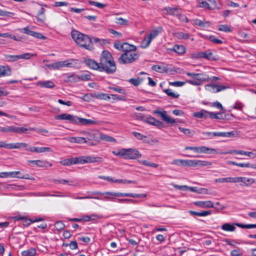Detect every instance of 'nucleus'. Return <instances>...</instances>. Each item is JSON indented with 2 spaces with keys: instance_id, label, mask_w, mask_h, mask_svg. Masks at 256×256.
I'll return each mask as SVG.
<instances>
[{
  "instance_id": "nucleus-52",
  "label": "nucleus",
  "mask_w": 256,
  "mask_h": 256,
  "mask_svg": "<svg viewBox=\"0 0 256 256\" xmlns=\"http://www.w3.org/2000/svg\"><path fill=\"white\" fill-rule=\"evenodd\" d=\"M78 78L79 81H86L90 80L91 76L88 74H84L78 76Z\"/></svg>"
},
{
  "instance_id": "nucleus-41",
  "label": "nucleus",
  "mask_w": 256,
  "mask_h": 256,
  "mask_svg": "<svg viewBox=\"0 0 256 256\" xmlns=\"http://www.w3.org/2000/svg\"><path fill=\"white\" fill-rule=\"evenodd\" d=\"M139 162L142 165L148 166L156 168L158 167V164H157L155 163H154V162H150L146 160H140Z\"/></svg>"
},
{
  "instance_id": "nucleus-27",
  "label": "nucleus",
  "mask_w": 256,
  "mask_h": 256,
  "mask_svg": "<svg viewBox=\"0 0 256 256\" xmlns=\"http://www.w3.org/2000/svg\"><path fill=\"white\" fill-rule=\"evenodd\" d=\"M38 84L42 88H53L55 86L54 82L51 80L39 82Z\"/></svg>"
},
{
  "instance_id": "nucleus-48",
  "label": "nucleus",
  "mask_w": 256,
  "mask_h": 256,
  "mask_svg": "<svg viewBox=\"0 0 256 256\" xmlns=\"http://www.w3.org/2000/svg\"><path fill=\"white\" fill-rule=\"evenodd\" d=\"M210 118L212 119L217 120H221L223 118L222 112L214 113L210 112Z\"/></svg>"
},
{
  "instance_id": "nucleus-16",
  "label": "nucleus",
  "mask_w": 256,
  "mask_h": 256,
  "mask_svg": "<svg viewBox=\"0 0 256 256\" xmlns=\"http://www.w3.org/2000/svg\"><path fill=\"white\" fill-rule=\"evenodd\" d=\"M162 11L166 14L173 16H178V8H177L167 6L163 8Z\"/></svg>"
},
{
  "instance_id": "nucleus-36",
  "label": "nucleus",
  "mask_w": 256,
  "mask_h": 256,
  "mask_svg": "<svg viewBox=\"0 0 256 256\" xmlns=\"http://www.w3.org/2000/svg\"><path fill=\"white\" fill-rule=\"evenodd\" d=\"M63 166H68L74 164V158L63 160L60 162Z\"/></svg>"
},
{
  "instance_id": "nucleus-6",
  "label": "nucleus",
  "mask_w": 256,
  "mask_h": 256,
  "mask_svg": "<svg viewBox=\"0 0 256 256\" xmlns=\"http://www.w3.org/2000/svg\"><path fill=\"white\" fill-rule=\"evenodd\" d=\"M139 54L138 53L124 52L118 58V62L121 64H126L134 62L139 58Z\"/></svg>"
},
{
  "instance_id": "nucleus-51",
  "label": "nucleus",
  "mask_w": 256,
  "mask_h": 256,
  "mask_svg": "<svg viewBox=\"0 0 256 256\" xmlns=\"http://www.w3.org/2000/svg\"><path fill=\"white\" fill-rule=\"evenodd\" d=\"M116 23L122 26H126L128 24V20L122 18H116Z\"/></svg>"
},
{
  "instance_id": "nucleus-23",
  "label": "nucleus",
  "mask_w": 256,
  "mask_h": 256,
  "mask_svg": "<svg viewBox=\"0 0 256 256\" xmlns=\"http://www.w3.org/2000/svg\"><path fill=\"white\" fill-rule=\"evenodd\" d=\"M163 30L162 26H158L156 29L152 30L148 36L149 38L152 40V39L156 38Z\"/></svg>"
},
{
  "instance_id": "nucleus-15",
  "label": "nucleus",
  "mask_w": 256,
  "mask_h": 256,
  "mask_svg": "<svg viewBox=\"0 0 256 256\" xmlns=\"http://www.w3.org/2000/svg\"><path fill=\"white\" fill-rule=\"evenodd\" d=\"M194 204L200 208H214L213 203L210 200L208 201H196L194 202Z\"/></svg>"
},
{
  "instance_id": "nucleus-46",
  "label": "nucleus",
  "mask_w": 256,
  "mask_h": 256,
  "mask_svg": "<svg viewBox=\"0 0 256 256\" xmlns=\"http://www.w3.org/2000/svg\"><path fill=\"white\" fill-rule=\"evenodd\" d=\"M88 4L92 6H94L100 8H104L106 6V4H102L97 2L89 0Z\"/></svg>"
},
{
  "instance_id": "nucleus-35",
  "label": "nucleus",
  "mask_w": 256,
  "mask_h": 256,
  "mask_svg": "<svg viewBox=\"0 0 256 256\" xmlns=\"http://www.w3.org/2000/svg\"><path fill=\"white\" fill-rule=\"evenodd\" d=\"M228 163L232 165L237 166L242 168H254L252 164L250 163L244 164V163H238L232 161H230Z\"/></svg>"
},
{
  "instance_id": "nucleus-49",
  "label": "nucleus",
  "mask_w": 256,
  "mask_h": 256,
  "mask_svg": "<svg viewBox=\"0 0 256 256\" xmlns=\"http://www.w3.org/2000/svg\"><path fill=\"white\" fill-rule=\"evenodd\" d=\"M14 126H6L0 128V132H14Z\"/></svg>"
},
{
  "instance_id": "nucleus-1",
  "label": "nucleus",
  "mask_w": 256,
  "mask_h": 256,
  "mask_svg": "<svg viewBox=\"0 0 256 256\" xmlns=\"http://www.w3.org/2000/svg\"><path fill=\"white\" fill-rule=\"evenodd\" d=\"M84 63L90 69L107 74H113L116 70L114 61L111 54L108 50H104L100 57V63L91 58H86Z\"/></svg>"
},
{
  "instance_id": "nucleus-13",
  "label": "nucleus",
  "mask_w": 256,
  "mask_h": 256,
  "mask_svg": "<svg viewBox=\"0 0 256 256\" xmlns=\"http://www.w3.org/2000/svg\"><path fill=\"white\" fill-rule=\"evenodd\" d=\"M202 58L209 60H218V56L216 52H212L210 50L203 52Z\"/></svg>"
},
{
  "instance_id": "nucleus-25",
  "label": "nucleus",
  "mask_w": 256,
  "mask_h": 256,
  "mask_svg": "<svg viewBox=\"0 0 256 256\" xmlns=\"http://www.w3.org/2000/svg\"><path fill=\"white\" fill-rule=\"evenodd\" d=\"M196 79L202 84L203 82H210V78L206 74H197Z\"/></svg>"
},
{
  "instance_id": "nucleus-39",
  "label": "nucleus",
  "mask_w": 256,
  "mask_h": 256,
  "mask_svg": "<svg viewBox=\"0 0 256 256\" xmlns=\"http://www.w3.org/2000/svg\"><path fill=\"white\" fill-rule=\"evenodd\" d=\"M151 41L152 40L149 38L148 36L145 37L142 42L140 47L143 48H148L149 46L150 43L151 42Z\"/></svg>"
},
{
  "instance_id": "nucleus-28",
  "label": "nucleus",
  "mask_w": 256,
  "mask_h": 256,
  "mask_svg": "<svg viewBox=\"0 0 256 256\" xmlns=\"http://www.w3.org/2000/svg\"><path fill=\"white\" fill-rule=\"evenodd\" d=\"M194 24L202 28L209 27L210 26V22L208 21H202V20L196 19L194 20Z\"/></svg>"
},
{
  "instance_id": "nucleus-63",
  "label": "nucleus",
  "mask_w": 256,
  "mask_h": 256,
  "mask_svg": "<svg viewBox=\"0 0 256 256\" xmlns=\"http://www.w3.org/2000/svg\"><path fill=\"white\" fill-rule=\"evenodd\" d=\"M186 83V82H185L176 81L174 82H169V84L172 86L180 87L184 86Z\"/></svg>"
},
{
  "instance_id": "nucleus-19",
  "label": "nucleus",
  "mask_w": 256,
  "mask_h": 256,
  "mask_svg": "<svg viewBox=\"0 0 256 256\" xmlns=\"http://www.w3.org/2000/svg\"><path fill=\"white\" fill-rule=\"evenodd\" d=\"M12 74L11 70L8 66L0 65V78L4 76H9Z\"/></svg>"
},
{
  "instance_id": "nucleus-21",
  "label": "nucleus",
  "mask_w": 256,
  "mask_h": 256,
  "mask_svg": "<svg viewBox=\"0 0 256 256\" xmlns=\"http://www.w3.org/2000/svg\"><path fill=\"white\" fill-rule=\"evenodd\" d=\"M84 164L99 162L102 161V158L100 157H94L91 156H84Z\"/></svg>"
},
{
  "instance_id": "nucleus-44",
  "label": "nucleus",
  "mask_w": 256,
  "mask_h": 256,
  "mask_svg": "<svg viewBox=\"0 0 256 256\" xmlns=\"http://www.w3.org/2000/svg\"><path fill=\"white\" fill-rule=\"evenodd\" d=\"M176 36L178 39L187 40L190 38V34L188 33L178 32L176 34Z\"/></svg>"
},
{
  "instance_id": "nucleus-31",
  "label": "nucleus",
  "mask_w": 256,
  "mask_h": 256,
  "mask_svg": "<svg viewBox=\"0 0 256 256\" xmlns=\"http://www.w3.org/2000/svg\"><path fill=\"white\" fill-rule=\"evenodd\" d=\"M4 58L8 62H15L19 60L18 55L4 54Z\"/></svg>"
},
{
  "instance_id": "nucleus-8",
  "label": "nucleus",
  "mask_w": 256,
  "mask_h": 256,
  "mask_svg": "<svg viewBox=\"0 0 256 256\" xmlns=\"http://www.w3.org/2000/svg\"><path fill=\"white\" fill-rule=\"evenodd\" d=\"M55 119L58 120H66L72 124H76L78 116H72L68 114H62L56 116H55Z\"/></svg>"
},
{
  "instance_id": "nucleus-9",
  "label": "nucleus",
  "mask_w": 256,
  "mask_h": 256,
  "mask_svg": "<svg viewBox=\"0 0 256 256\" xmlns=\"http://www.w3.org/2000/svg\"><path fill=\"white\" fill-rule=\"evenodd\" d=\"M226 88L227 87L224 86L214 84H209L205 86V89L212 93L218 92Z\"/></svg>"
},
{
  "instance_id": "nucleus-43",
  "label": "nucleus",
  "mask_w": 256,
  "mask_h": 256,
  "mask_svg": "<svg viewBox=\"0 0 256 256\" xmlns=\"http://www.w3.org/2000/svg\"><path fill=\"white\" fill-rule=\"evenodd\" d=\"M212 164V163L206 160H196V166H210Z\"/></svg>"
},
{
  "instance_id": "nucleus-12",
  "label": "nucleus",
  "mask_w": 256,
  "mask_h": 256,
  "mask_svg": "<svg viewBox=\"0 0 256 256\" xmlns=\"http://www.w3.org/2000/svg\"><path fill=\"white\" fill-rule=\"evenodd\" d=\"M26 150L30 152L42 153L45 152H52L53 150L49 147H29L26 148Z\"/></svg>"
},
{
  "instance_id": "nucleus-14",
  "label": "nucleus",
  "mask_w": 256,
  "mask_h": 256,
  "mask_svg": "<svg viewBox=\"0 0 256 256\" xmlns=\"http://www.w3.org/2000/svg\"><path fill=\"white\" fill-rule=\"evenodd\" d=\"M144 120L146 122L152 125L156 126L157 127H160L163 126L164 125L162 122L156 120L155 118L151 116H148L146 117Z\"/></svg>"
},
{
  "instance_id": "nucleus-45",
  "label": "nucleus",
  "mask_w": 256,
  "mask_h": 256,
  "mask_svg": "<svg viewBox=\"0 0 256 256\" xmlns=\"http://www.w3.org/2000/svg\"><path fill=\"white\" fill-rule=\"evenodd\" d=\"M188 190H190L192 192L198 193L208 194V190L206 188H201L200 190H197V188L196 187L188 186Z\"/></svg>"
},
{
  "instance_id": "nucleus-38",
  "label": "nucleus",
  "mask_w": 256,
  "mask_h": 256,
  "mask_svg": "<svg viewBox=\"0 0 256 256\" xmlns=\"http://www.w3.org/2000/svg\"><path fill=\"white\" fill-rule=\"evenodd\" d=\"M28 162L30 164H34L35 165L40 167H42L47 164L46 161L40 160H28Z\"/></svg>"
},
{
  "instance_id": "nucleus-29",
  "label": "nucleus",
  "mask_w": 256,
  "mask_h": 256,
  "mask_svg": "<svg viewBox=\"0 0 256 256\" xmlns=\"http://www.w3.org/2000/svg\"><path fill=\"white\" fill-rule=\"evenodd\" d=\"M189 213L192 216H205L212 214L210 210L202 211V212H198L194 210H190Z\"/></svg>"
},
{
  "instance_id": "nucleus-60",
  "label": "nucleus",
  "mask_w": 256,
  "mask_h": 256,
  "mask_svg": "<svg viewBox=\"0 0 256 256\" xmlns=\"http://www.w3.org/2000/svg\"><path fill=\"white\" fill-rule=\"evenodd\" d=\"M74 164H84V156L79 157H74Z\"/></svg>"
},
{
  "instance_id": "nucleus-26",
  "label": "nucleus",
  "mask_w": 256,
  "mask_h": 256,
  "mask_svg": "<svg viewBox=\"0 0 256 256\" xmlns=\"http://www.w3.org/2000/svg\"><path fill=\"white\" fill-rule=\"evenodd\" d=\"M234 224H232L230 223H224L222 226L221 228L226 232H234L236 228Z\"/></svg>"
},
{
  "instance_id": "nucleus-3",
  "label": "nucleus",
  "mask_w": 256,
  "mask_h": 256,
  "mask_svg": "<svg viewBox=\"0 0 256 256\" xmlns=\"http://www.w3.org/2000/svg\"><path fill=\"white\" fill-rule=\"evenodd\" d=\"M87 193L88 195L86 196V198L87 199H96V200H102L99 197V196H104L105 194H108L112 196H114L117 197H126L129 196L134 198H144L146 196V194H136L132 193H122V192H102L98 191H94V192H88Z\"/></svg>"
},
{
  "instance_id": "nucleus-42",
  "label": "nucleus",
  "mask_w": 256,
  "mask_h": 256,
  "mask_svg": "<svg viewBox=\"0 0 256 256\" xmlns=\"http://www.w3.org/2000/svg\"><path fill=\"white\" fill-rule=\"evenodd\" d=\"M163 92H164L168 96L173 98H178L180 96L179 94L172 92L170 89H164Z\"/></svg>"
},
{
  "instance_id": "nucleus-18",
  "label": "nucleus",
  "mask_w": 256,
  "mask_h": 256,
  "mask_svg": "<svg viewBox=\"0 0 256 256\" xmlns=\"http://www.w3.org/2000/svg\"><path fill=\"white\" fill-rule=\"evenodd\" d=\"M20 174V172L18 171L8 172V177L18 178H19L28 179L30 180H34V177L30 176L29 174H26L22 176H18V174Z\"/></svg>"
},
{
  "instance_id": "nucleus-5",
  "label": "nucleus",
  "mask_w": 256,
  "mask_h": 256,
  "mask_svg": "<svg viewBox=\"0 0 256 256\" xmlns=\"http://www.w3.org/2000/svg\"><path fill=\"white\" fill-rule=\"evenodd\" d=\"M185 150H192L198 154H226L229 152H219L216 149L209 148L205 146H186Z\"/></svg>"
},
{
  "instance_id": "nucleus-2",
  "label": "nucleus",
  "mask_w": 256,
  "mask_h": 256,
  "mask_svg": "<svg viewBox=\"0 0 256 256\" xmlns=\"http://www.w3.org/2000/svg\"><path fill=\"white\" fill-rule=\"evenodd\" d=\"M71 36L74 42L80 47L89 50L93 49L92 39L88 35L74 30L71 32Z\"/></svg>"
},
{
  "instance_id": "nucleus-34",
  "label": "nucleus",
  "mask_w": 256,
  "mask_h": 256,
  "mask_svg": "<svg viewBox=\"0 0 256 256\" xmlns=\"http://www.w3.org/2000/svg\"><path fill=\"white\" fill-rule=\"evenodd\" d=\"M36 254V250L34 248H30L27 250L22 252V256H34Z\"/></svg>"
},
{
  "instance_id": "nucleus-17",
  "label": "nucleus",
  "mask_w": 256,
  "mask_h": 256,
  "mask_svg": "<svg viewBox=\"0 0 256 256\" xmlns=\"http://www.w3.org/2000/svg\"><path fill=\"white\" fill-rule=\"evenodd\" d=\"M210 112L202 109L200 112H194L193 116L198 118H210Z\"/></svg>"
},
{
  "instance_id": "nucleus-58",
  "label": "nucleus",
  "mask_w": 256,
  "mask_h": 256,
  "mask_svg": "<svg viewBox=\"0 0 256 256\" xmlns=\"http://www.w3.org/2000/svg\"><path fill=\"white\" fill-rule=\"evenodd\" d=\"M132 134L137 139L142 140L144 142H146V140H144V138H146V136H143L141 134L136 132H133Z\"/></svg>"
},
{
  "instance_id": "nucleus-56",
  "label": "nucleus",
  "mask_w": 256,
  "mask_h": 256,
  "mask_svg": "<svg viewBox=\"0 0 256 256\" xmlns=\"http://www.w3.org/2000/svg\"><path fill=\"white\" fill-rule=\"evenodd\" d=\"M218 30L224 32H230L232 31L230 26L228 25H220Z\"/></svg>"
},
{
  "instance_id": "nucleus-30",
  "label": "nucleus",
  "mask_w": 256,
  "mask_h": 256,
  "mask_svg": "<svg viewBox=\"0 0 256 256\" xmlns=\"http://www.w3.org/2000/svg\"><path fill=\"white\" fill-rule=\"evenodd\" d=\"M172 50L180 54H184L186 50L185 46L182 45H176L174 46Z\"/></svg>"
},
{
  "instance_id": "nucleus-54",
  "label": "nucleus",
  "mask_w": 256,
  "mask_h": 256,
  "mask_svg": "<svg viewBox=\"0 0 256 256\" xmlns=\"http://www.w3.org/2000/svg\"><path fill=\"white\" fill-rule=\"evenodd\" d=\"M18 56L19 59L29 60L32 56H36V54H32L30 53H25Z\"/></svg>"
},
{
  "instance_id": "nucleus-64",
  "label": "nucleus",
  "mask_w": 256,
  "mask_h": 256,
  "mask_svg": "<svg viewBox=\"0 0 256 256\" xmlns=\"http://www.w3.org/2000/svg\"><path fill=\"white\" fill-rule=\"evenodd\" d=\"M203 52H198L195 53H192L191 54V58L193 59H198L202 58Z\"/></svg>"
},
{
  "instance_id": "nucleus-47",
  "label": "nucleus",
  "mask_w": 256,
  "mask_h": 256,
  "mask_svg": "<svg viewBox=\"0 0 256 256\" xmlns=\"http://www.w3.org/2000/svg\"><path fill=\"white\" fill-rule=\"evenodd\" d=\"M179 130L186 136H191L194 135V132L190 129L179 127Z\"/></svg>"
},
{
  "instance_id": "nucleus-62",
  "label": "nucleus",
  "mask_w": 256,
  "mask_h": 256,
  "mask_svg": "<svg viewBox=\"0 0 256 256\" xmlns=\"http://www.w3.org/2000/svg\"><path fill=\"white\" fill-rule=\"evenodd\" d=\"M114 46L118 50L122 51L124 49V43L120 44V41H117L114 43Z\"/></svg>"
},
{
  "instance_id": "nucleus-22",
  "label": "nucleus",
  "mask_w": 256,
  "mask_h": 256,
  "mask_svg": "<svg viewBox=\"0 0 256 256\" xmlns=\"http://www.w3.org/2000/svg\"><path fill=\"white\" fill-rule=\"evenodd\" d=\"M76 124L90 125L96 124V122L94 120L79 117H78V120H76Z\"/></svg>"
},
{
  "instance_id": "nucleus-24",
  "label": "nucleus",
  "mask_w": 256,
  "mask_h": 256,
  "mask_svg": "<svg viewBox=\"0 0 256 256\" xmlns=\"http://www.w3.org/2000/svg\"><path fill=\"white\" fill-rule=\"evenodd\" d=\"M45 12L46 10L43 8H41L38 10L37 16H36L38 22L42 23L46 19L44 16Z\"/></svg>"
},
{
  "instance_id": "nucleus-59",
  "label": "nucleus",
  "mask_w": 256,
  "mask_h": 256,
  "mask_svg": "<svg viewBox=\"0 0 256 256\" xmlns=\"http://www.w3.org/2000/svg\"><path fill=\"white\" fill-rule=\"evenodd\" d=\"M68 81L72 82H79L78 76L72 74L68 76Z\"/></svg>"
},
{
  "instance_id": "nucleus-10",
  "label": "nucleus",
  "mask_w": 256,
  "mask_h": 256,
  "mask_svg": "<svg viewBox=\"0 0 256 256\" xmlns=\"http://www.w3.org/2000/svg\"><path fill=\"white\" fill-rule=\"evenodd\" d=\"M154 113L158 114L160 116L162 117V120L168 124H173L176 122L174 119L170 117L167 114V112L166 110H164L162 112L155 110Z\"/></svg>"
},
{
  "instance_id": "nucleus-20",
  "label": "nucleus",
  "mask_w": 256,
  "mask_h": 256,
  "mask_svg": "<svg viewBox=\"0 0 256 256\" xmlns=\"http://www.w3.org/2000/svg\"><path fill=\"white\" fill-rule=\"evenodd\" d=\"M136 50V46L134 45L130 44L127 42H124V49L122 52L128 53H135L134 52Z\"/></svg>"
},
{
  "instance_id": "nucleus-61",
  "label": "nucleus",
  "mask_w": 256,
  "mask_h": 256,
  "mask_svg": "<svg viewBox=\"0 0 256 256\" xmlns=\"http://www.w3.org/2000/svg\"><path fill=\"white\" fill-rule=\"evenodd\" d=\"M54 226L58 230H62L65 227L64 224L61 221L56 222L54 224Z\"/></svg>"
},
{
  "instance_id": "nucleus-40",
  "label": "nucleus",
  "mask_w": 256,
  "mask_h": 256,
  "mask_svg": "<svg viewBox=\"0 0 256 256\" xmlns=\"http://www.w3.org/2000/svg\"><path fill=\"white\" fill-rule=\"evenodd\" d=\"M143 79L140 78H130L128 80V82L134 86H139L142 82Z\"/></svg>"
},
{
  "instance_id": "nucleus-4",
  "label": "nucleus",
  "mask_w": 256,
  "mask_h": 256,
  "mask_svg": "<svg viewBox=\"0 0 256 256\" xmlns=\"http://www.w3.org/2000/svg\"><path fill=\"white\" fill-rule=\"evenodd\" d=\"M112 152L115 156L128 160L136 159L142 156L138 150L133 148H122L118 151H114Z\"/></svg>"
},
{
  "instance_id": "nucleus-53",
  "label": "nucleus",
  "mask_w": 256,
  "mask_h": 256,
  "mask_svg": "<svg viewBox=\"0 0 256 256\" xmlns=\"http://www.w3.org/2000/svg\"><path fill=\"white\" fill-rule=\"evenodd\" d=\"M214 182L216 183L231 182V177L218 178L216 179Z\"/></svg>"
},
{
  "instance_id": "nucleus-37",
  "label": "nucleus",
  "mask_w": 256,
  "mask_h": 256,
  "mask_svg": "<svg viewBox=\"0 0 256 256\" xmlns=\"http://www.w3.org/2000/svg\"><path fill=\"white\" fill-rule=\"evenodd\" d=\"M234 225L242 228H256V224H242L240 223H235Z\"/></svg>"
},
{
  "instance_id": "nucleus-7",
  "label": "nucleus",
  "mask_w": 256,
  "mask_h": 256,
  "mask_svg": "<svg viewBox=\"0 0 256 256\" xmlns=\"http://www.w3.org/2000/svg\"><path fill=\"white\" fill-rule=\"evenodd\" d=\"M198 6L208 10H214L216 8V2L212 0H198Z\"/></svg>"
},
{
  "instance_id": "nucleus-32",
  "label": "nucleus",
  "mask_w": 256,
  "mask_h": 256,
  "mask_svg": "<svg viewBox=\"0 0 256 256\" xmlns=\"http://www.w3.org/2000/svg\"><path fill=\"white\" fill-rule=\"evenodd\" d=\"M69 140L70 142L78 144H84L87 142V140L86 138L82 137H72L70 138Z\"/></svg>"
},
{
  "instance_id": "nucleus-50",
  "label": "nucleus",
  "mask_w": 256,
  "mask_h": 256,
  "mask_svg": "<svg viewBox=\"0 0 256 256\" xmlns=\"http://www.w3.org/2000/svg\"><path fill=\"white\" fill-rule=\"evenodd\" d=\"M28 129L24 127H16L14 126V132L22 134V133H28Z\"/></svg>"
},
{
  "instance_id": "nucleus-33",
  "label": "nucleus",
  "mask_w": 256,
  "mask_h": 256,
  "mask_svg": "<svg viewBox=\"0 0 256 256\" xmlns=\"http://www.w3.org/2000/svg\"><path fill=\"white\" fill-rule=\"evenodd\" d=\"M235 153L236 154L247 156L252 158H254L256 157V154L251 152H246L244 150H236Z\"/></svg>"
},
{
  "instance_id": "nucleus-11",
  "label": "nucleus",
  "mask_w": 256,
  "mask_h": 256,
  "mask_svg": "<svg viewBox=\"0 0 256 256\" xmlns=\"http://www.w3.org/2000/svg\"><path fill=\"white\" fill-rule=\"evenodd\" d=\"M22 31L24 33L38 39L45 40L46 38V37L43 36L41 33L32 31L28 28V26L22 29Z\"/></svg>"
},
{
  "instance_id": "nucleus-55",
  "label": "nucleus",
  "mask_w": 256,
  "mask_h": 256,
  "mask_svg": "<svg viewBox=\"0 0 256 256\" xmlns=\"http://www.w3.org/2000/svg\"><path fill=\"white\" fill-rule=\"evenodd\" d=\"M254 179L252 178H248L244 177L243 184L246 186H248L254 184Z\"/></svg>"
},
{
  "instance_id": "nucleus-57",
  "label": "nucleus",
  "mask_w": 256,
  "mask_h": 256,
  "mask_svg": "<svg viewBox=\"0 0 256 256\" xmlns=\"http://www.w3.org/2000/svg\"><path fill=\"white\" fill-rule=\"evenodd\" d=\"M76 60H74V59H70V60H64V66L66 67H68V68H72V67H74L75 66L74 64H73L72 62H74V61H76Z\"/></svg>"
}]
</instances>
